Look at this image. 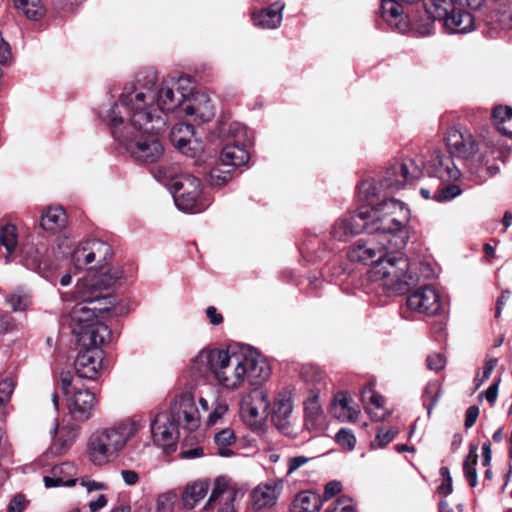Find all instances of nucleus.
Masks as SVG:
<instances>
[{
	"label": "nucleus",
	"mask_w": 512,
	"mask_h": 512,
	"mask_svg": "<svg viewBox=\"0 0 512 512\" xmlns=\"http://www.w3.org/2000/svg\"><path fill=\"white\" fill-rule=\"evenodd\" d=\"M101 118L110 126L113 137L135 160L154 163L163 156L164 146L158 138L160 132L130 131L129 126H124V116L118 106L103 111Z\"/></svg>",
	"instance_id": "0eeeda50"
},
{
	"label": "nucleus",
	"mask_w": 512,
	"mask_h": 512,
	"mask_svg": "<svg viewBox=\"0 0 512 512\" xmlns=\"http://www.w3.org/2000/svg\"><path fill=\"white\" fill-rule=\"evenodd\" d=\"M155 72L146 70L137 74L135 82L124 87L119 102L109 107H102L99 115L107 109L118 106L124 116V126L130 131L153 133L161 132L166 127V119L161 114L151 90Z\"/></svg>",
	"instance_id": "20e7f679"
},
{
	"label": "nucleus",
	"mask_w": 512,
	"mask_h": 512,
	"mask_svg": "<svg viewBox=\"0 0 512 512\" xmlns=\"http://www.w3.org/2000/svg\"><path fill=\"white\" fill-rule=\"evenodd\" d=\"M228 405L224 402H217L213 405L212 411L207 418V426H213L227 413Z\"/></svg>",
	"instance_id": "603ef678"
},
{
	"label": "nucleus",
	"mask_w": 512,
	"mask_h": 512,
	"mask_svg": "<svg viewBox=\"0 0 512 512\" xmlns=\"http://www.w3.org/2000/svg\"><path fill=\"white\" fill-rule=\"evenodd\" d=\"M476 452L477 446L471 445L469 455L463 463L464 476L471 487H475L477 485V471L475 466L477 464L478 456Z\"/></svg>",
	"instance_id": "c03bdc74"
},
{
	"label": "nucleus",
	"mask_w": 512,
	"mask_h": 512,
	"mask_svg": "<svg viewBox=\"0 0 512 512\" xmlns=\"http://www.w3.org/2000/svg\"><path fill=\"white\" fill-rule=\"evenodd\" d=\"M137 431L135 422H122L112 427L95 430L87 441L89 460L96 466L113 462Z\"/></svg>",
	"instance_id": "6e6552de"
},
{
	"label": "nucleus",
	"mask_w": 512,
	"mask_h": 512,
	"mask_svg": "<svg viewBox=\"0 0 512 512\" xmlns=\"http://www.w3.org/2000/svg\"><path fill=\"white\" fill-rule=\"evenodd\" d=\"M358 217L365 222V231L379 233L391 249L401 250L406 246L411 213L404 202L389 198L373 206L363 205L358 208Z\"/></svg>",
	"instance_id": "39448f33"
},
{
	"label": "nucleus",
	"mask_w": 512,
	"mask_h": 512,
	"mask_svg": "<svg viewBox=\"0 0 512 512\" xmlns=\"http://www.w3.org/2000/svg\"><path fill=\"white\" fill-rule=\"evenodd\" d=\"M446 144L452 156L469 159L479 151V142L466 129L453 127L447 132Z\"/></svg>",
	"instance_id": "a211bd4d"
},
{
	"label": "nucleus",
	"mask_w": 512,
	"mask_h": 512,
	"mask_svg": "<svg viewBox=\"0 0 512 512\" xmlns=\"http://www.w3.org/2000/svg\"><path fill=\"white\" fill-rule=\"evenodd\" d=\"M305 419L312 423L317 422L322 416V408L317 395L310 396L304 404Z\"/></svg>",
	"instance_id": "09e8293b"
},
{
	"label": "nucleus",
	"mask_w": 512,
	"mask_h": 512,
	"mask_svg": "<svg viewBox=\"0 0 512 512\" xmlns=\"http://www.w3.org/2000/svg\"><path fill=\"white\" fill-rule=\"evenodd\" d=\"M18 244V235L16 226L6 224L0 230V245L5 247L7 254L5 255L6 263L10 262V256L15 251Z\"/></svg>",
	"instance_id": "58836bf2"
},
{
	"label": "nucleus",
	"mask_w": 512,
	"mask_h": 512,
	"mask_svg": "<svg viewBox=\"0 0 512 512\" xmlns=\"http://www.w3.org/2000/svg\"><path fill=\"white\" fill-rule=\"evenodd\" d=\"M326 512H355L352 499L346 496L339 497Z\"/></svg>",
	"instance_id": "864d4df0"
},
{
	"label": "nucleus",
	"mask_w": 512,
	"mask_h": 512,
	"mask_svg": "<svg viewBox=\"0 0 512 512\" xmlns=\"http://www.w3.org/2000/svg\"><path fill=\"white\" fill-rule=\"evenodd\" d=\"M77 467L74 463L64 462L55 465L50 475L44 476L43 481L47 488L59 486H73L76 481Z\"/></svg>",
	"instance_id": "bb28decb"
},
{
	"label": "nucleus",
	"mask_w": 512,
	"mask_h": 512,
	"mask_svg": "<svg viewBox=\"0 0 512 512\" xmlns=\"http://www.w3.org/2000/svg\"><path fill=\"white\" fill-rule=\"evenodd\" d=\"M102 360V349L83 348L74 362L77 377L95 379L102 367Z\"/></svg>",
	"instance_id": "4be33fe9"
},
{
	"label": "nucleus",
	"mask_w": 512,
	"mask_h": 512,
	"mask_svg": "<svg viewBox=\"0 0 512 512\" xmlns=\"http://www.w3.org/2000/svg\"><path fill=\"white\" fill-rule=\"evenodd\" d=\"M194 127L178 123L171 130L170 138L175 147L185 156L195 158L203 152L201 144L193 139Z\"/></svg>",
	"instance_id": "412c9836"
},
{
	"label": "nucleus",
	"mask_w": 512,
	"mask_h": 512,
	"mask_svg": "<svg viewBox=\"0 0 512 512\" xmlns=\"http://www.w3.org/2000/svg\"><path fill=\"white\" fill-rule=\"evenodd\" d=\"M151 433L154 442L163 449L173 448L179 438H184L183 432L165 412L156 415L151 423Z\"/></svg>",
	"instance_id": "6ab92c4d"
},
{
	"label": "nucleus",
	"mask_w": 512,
	"mask_h": 512,
	"mask_svg": "<svg viewBox=\"0 0 512 512\" xmlns=\"http://www.w3.org/2000/svg\"><path fill=\"white\" fill-rule=\"evenodd\" d=\"M223 359L224 349L204 348L190 360L187 371L195 381L206 382L210 376L216 379V369Z\"/></svg>",
	"instance_id": "ddd939ff"
},
{
	"label": "nucleus",
	"mask_w": 512,
	"mask_h": 512,
	"mask_svg": "<svg viewBox=\"0 0 512 512\" xmlns=\"http://www.w3.org/2000/svg\"><path fill=\"white\" fill-rule=\"evenodd\" d=\"M280 492L277 484H260L252 492L253 507L257 510L276 504Z\"/></svg>",
	"instance_id": "473e14b6"
},
{
	"label": "nucleus",
	"mask_w": 512,
	"mask_h": 512,
	"mask_svg": "<svg viewBox=\"0 0 512 512\" xmlns=\"http://www.w3.org/2000/svg\"><path fill=\"white\" fill-rule=\"evenodd\" d=\"M361 400L364 405V409L370 415L374 421L383 420L387 412L383 408V397L379 395L372 384L366 385L361 392Z\"/></svg>",
	"instance_id": "c756f323"
},
{
	"label": "nucleus",
	"mask_w": 512,
	"mask_h": 512,
	"mask_svg": "<svg viewBox=\"0 0 512 512\" xmlns=\"http://www.w3.org/2000/svg\"><path fill=\"white\" fill-rule=\"evenodd\" d=\"M123 277L121 269H113L108 274L94 275L77 283L75 298L79 301L72 311V329L82 348L101 349L109 343L112 332L100 321L103 314L119 317L128 312L119 304L115 296L107 292L116 280Z\"/></svg>",
	"instance_id": "f257e3e1"
},
{
	"label": "nucleus",
	"mask_w": 512,
	"mask_h": 512,
	"mask_svg": "<svg viewBox=\"0 0 512 512\" xmlns=\"http://www.w3.org/2000/svg\"><path fill=\"white\" fill-rule=\"evenodd\" d=\"M175 495L163 494L157 500V512H173Z\"/></svg>",
	"instance_id": "bf43d9fd"
},
{
	"label": "nucleus",
	"mask_w": 512,
	"mask_h": 512,
	"mask_svg": "<svg viewBox=\"0 0 512 512\" xmlns=\"http://www.w3.org/2000/svg\"><path fill=\"white\" fill-rule=\"evenodd\" d=\"M22 264L32 271H35L43 277L57 269L58 264L48 256V248L44 245L26 244L21 250Z\"/></svg>",
	"instance_id": "f3484780"
},
{
	"label": "nucleus",
	"mask_w": 512,
	"mask_h": 512,
	"mask_svg": "<svg viewBox=\"0 0 512 512\" xmlns=\"http://www.w3.org/2000/svg\"><path fill=\"white\" fill-rule=\"evenodd\" d=\"M365 222L360 221L358 217V209L338 218L331 227L330 235L335 240L344 242L351 237L365 231Z\"/></svg>",
	"instance_id": "b1692460"
},
{
	"label": "nucleus",
	"mask_w": 512,
	"mask_h": 512,
	"mask_svg": "<svg viewBox=\"0 0 512 512\" xmlns=\"http://www.w3.org/2000/svg\"><path fill=\"white\" fill-rule=\"evenodd\" d=\"M294 408L292 392L283 390L278 393L272 411V422L281 431L289 426V417Z\"/></svg>",
	"instance_id": "a878e982"
},
{
	"label": "nucleus",
	"mask_w": 512,
	"mask_h": 512,
	"mask_svg": "<svg viewBox=\"0 0 512 512\" xmlns=\"http://www.w3.org/2000/svg\"><path fill=\"white\" fill-rule=\"evenodd\" d=\"M451 1L453 3V6L451 8L454 7L456 9V14L458 13V11L465 12V10L463 9L464 6L468 7L471 10H479L487 2V0H451ZM466 13H467V11H466ZM468 14H469V12H468ZM470 15L472 16L471 13H470Z\"/></svg>",
	"instance_id": "5fc2aeb1"
},
{
	"label": "nucleus",
	"mask_w": 512,
	"mask_h": 512,
	"mask_svg": "<svg viewBox=\"0 0 512 512\" xmlns=\"http://www.w3.org/2000/svg\"><path fill=\"white\" fill-rule=\"evenodd\" d=\"M248 143H228L220 153V165L234 171L235 168L245 165L250 154L246 149Z\"/></svg>",
	"instance_id": "cd10ccee"
},
{
	"label": "nucleus",
	"mask_w": 512,
	"mask_h": 512,
	"mask_svg": "<svg viewBox=\"0 0 512 512\" xmlns=\"http://www.w3.org/2000/svg\"><path fill=\"white\" fill-rule=\"evenodd\" d=\"M322 506L321 497L312 491L298 493L292 503V512H317Z\"/></svg>",
	"instance_id": "c9c22d12"
},
{
	"label": "nucleus",
	"mask_w": 512,
	"mask_h": 512,
	"mask_svg": "<svg viewBox=\"0 0 512 512\" xmlns=\"http://www.w3.org/2000/svg\"><path fill=\"white\" fill-rule=\"evenodd\" d=\"M440 475L442 476V483L438 487V492L444 496H448L453 491L452 477L449 468L445 466L441 467Z\"/></svg>",
	"instance_id": "6e6d98bb"
},
{
	"label": "nucleus",
	"mask_w": 512,
	"mask_h": 512,
	"mask_svg": "<svg viewBox=\"0 0 512 512\" xmlns=\"http://www.w3.org/2000/svg\"><path fill=\"white\" fill-rule=\"evenodd\" d=\"M284 8V2L275 1L267 8L254 11L252 13L254 25L263 29L278 28L282 22Z\"/></svg>",
	"instance_id": "c85d7f7f"
},
{
	"label": "nucleus",
	"mask_w": 512,
	"mask_h": 512,
	"mask_svg": "<svg viewBox=\"0 0 512 512\" xmlns=\"http://www.w3.org/2000/svg\"><path fill=\"white\" fill-rule=\"evenodd\" d=\"M434 173L437 177L443 179L456 180L460 177L461 172L454 164L450 156H445L440 152H436L432 159Z\"/></svg>",
	"instance_id": "f704fd0d"
},
{
	"label": "nucleus",
	"mask_w": 512,
	"mask_h": 512,
	"mask_svg": "<svg viewBox=\"0 0 512 512\" xmlns=\"http://www.w3.org/2000/svg\"><path fill=\"white\" fill-rule=\"evenodd\" d=\"M419 1L382 0L381 16L392 29L406 33L412 28L421 36L432 32L436 20L442 21L451 33H468L474 29V17L463 11L456 14L451 0H430V6L424 4L421 10L414 9L412 5Z\"/></svg>",
	"instance_id": "f03ea898"
},
{
	"label": "nucleus",
	"mask_w": 512,
	"mask_h": 512,
	"mask_svg": "<svg viewBox=\"0 0 512 512\" xmlns=\"http://www.w3.org/2000/svg\"><path fill=\"white\" fill-rule=\"evenodd\" d=\"M308 461H309V459L305 456H295V457L289 458L288 462H287V466H288L287 473L288 474L294 473L298 468L305 465Z\"/></svg>",
	"instance_id": "69168bd1"
},
{
	"label": "nucleus",
	"mask_w": 512,
	"mask_h": 512,
	"mask_svg": "<svg viewBox=\"0 0 512 512\" xmlns=\"http://www.w3.org/2000/svg\"><path fill=\"white\" fill-rule=\"evenodd\" d=\"M462 190L458 185L449 184L437 189L433 194V200L436 202L450 201L461 194Z\"/></svg>",
	"instance_id": "8fccbe9b"
},
{
	"label": "nucleus",
	"mask_w": 512,
	"mask_h": 512,
	"mask_svg": "<svg viewBox=\"0 0 512 512\" xmlns=\"http://www.w3.org/2000/svg\"><path fill=\"white\" fill-rule=\"evenodd\" d=\"M192 88L193 82L186 77L171 79L157 85V75L155 74L151 90L156 94L155 101L161 114L164 116L167 113L182 115Z\"/></svg>",
	"instance_id": "1a4fd4ad"
},
{
	"label": "nucleus",
	"mask_w": 512,
	"mask_h": 512,
	"mask_svg": "<svg viewBox=\"0 0 512 512\" xmlns=\"http://www.w3.org/2000/svg\"><path fill=\"white\" fill-rule=\"evenodd\" d=\"M445 358L440 353H434L427 357V367L435 372L442 370L445 367Z\"/></svg>",
	"instance_id": "052dcab7"
},
{
	"label": "nucleus",
	"mask_w": 512,
	"mask_h": 512,
	"mask_svg": "<svg viewBox=\"0 0 512 512\" xmlns=\"http://www.w3.org/2000/svg\"><path fill=\"white\" fill-rule=\"evenodd\" d=\"M399 250L391 249L388 243L374 238L359 239L348 251L353 262L371 264L369 280L387 294H403L417 282L409 273V262Z\"/></svg>",
	"instance_id": "7ed1b4c3"
},
{
	"label": "nucleus",
	"mask_w": 512,
	"mask_h": 512,
	"mask_svg": "<svg viewBox=\"0 0 512 512\" xmlns=\"http://www.w3.org/2000/svg\"><path fill=\"white\" fill-rule=\"evenodd\" d=\"M222 132L232 137L235 140L233 143L250 142L246 126L239 122H231L228 124L227 128L223 125Z\"/></svg>",
	"instance_id": "49530a36"
},
{
	"label": "nucleus",
	"mask_w": 512,
	"mask_h": 512,
	"mask_svg": "<svg viewBox=\"0 0 512 512\" xmlns=\"http://www.w3.org/2000/svg\"><path fill=\"white\" fill-rule=\"evenodd\" d=\"M80 434V427L76 424H67L59 428L57 419L54 420L53 427L50 430V435L55 438L58 435L56 444L57 453H63L66 451L73 442L78 438Z\"/></svg>",
	"instance_id": "2f4dec72"
},
{
	"label": "nucleus",
	"mask_w": 512,
	"mask_h": 512,
	"mask_svg": "<svg viewBox=\"0 0 512 512\" xmlns=\"http://www.w3.org/2000/svg\"><path fill=\"white\" fill-rule=\"evenodd\" d=\"M184 115L194 116L199 122L211 120L215 114L214 105L205 92L196 91L193 86L191 95L187 98L184 106Z\"/></svg>",
	"instance_id": "5701e85b"
},
{
	"label": "nucleus",
	"mask_w": 512,
	"mask_h": 512,
	"mask_svg": "<svg viewBox=\"0 0 512 512\" xmlns=\"http://www.w3.org/2000/svg\"><path fill=\"white\" fill-rule=\"evenodd\" d=\"M268 393L262 387L251 390L242 400L240 413L250 425H256L269 415Z\"/></svg>",
	"instance_id": "dca6fc26"
},
{
	"label": "nucleus",
	"mask_w": 512,
	"mask_h": 512,
	"mask_svg": "<svg viewBox=\"0 0 512 512\" xmlns=\"http://www.w3.org/2000/svg\"><path fill=\"white\" fill-rule=\"evenodd\" d=\"M171 193L176 207L185 213H199L206 208L201 199V182L190 174H183L173 179Z\"/></svg>",
	"instance_id": "f8f14e48"
},
{
	"label": "nucleus",
	"mask_w": 512,
	"mask_h": 512,
	"mask_svg": "<svg viewBox=\"0 0 512 512\" xmlns=\"http://www.w3.org/2000/svg\"><path fill=\"white\" fill-rule=\"evenodd\" d=\"M210 483L207 479H201L188 484L182 494V502L185 508L193 509L208 493Z\"/></svg>",
	"instance_id": "72a5a7b5"
},
{
	"label": "nucleus",
	"mask_w": 512,
	"mask_h": 512,
	"mask_svg": "<svg viewBox=\"0 0 512 512\" xmlns=\"http://www.w3.org/2000/svg\"><path fill=\"white\" fill-rule=\"evenodd\" d=\"M75 377L70 372H62L60 375V385L63 394L68 395L76 391Z\"/></svg>",
	"instance_id": "13d9d810"
},
{
	"label": "nucleus",
	"mask_w": 512,
	"mask_h": 512,
	"mask_svg": "<svg viewBox=\"0 0 512 512\" xmlns=\"http://www.w3.org/2000/svg\"><path fill=\"white\" fill-rule=\"evenodd\" d=\"M492 117L497 129L505 135L512 136V129L508 127L511 123L512 108L509 106H498L493 109Z\"/></svg>",
	"instance_id": "a19ab883"
},
{
	"label": "nucleus",
	"mask_w": 512,
	"mask_h": 512,
	"mask_svg": "<svg viewBox=\"0 0 512 512\" xmlns=\"http://www.w3.org/2000/svg\"><path fill=\"white\" fill-rule=\"evenodd\" d=\"M67 217L62 207H49L41 216L40 225L46 231H57L66 225Z\"/></svg>",
	"instance_id": "e433bc0d"
},
{
	"label": "nucleus",
	"mask_w": 512,
	"mask_h": 512,
	"mask_svg": "<svg viewBox=\"0 0 512 512\" xmlns=\"http://www.w3.org/2000/svg\"><path fill=\"white\" fill-rule=\"evenodd\" d=\"M232 172L231 169H227L219 164L210 170L207 181L211 186H223L232 179Z\"/></svg>",
	"instance_id": "de8ad7c7"
},
{
	"label": "nucleus",
	"mask_w": 512,
	"mask_h": 512,
	"mask_svg": "<svg viewBox=\"0 0 512 512\" xmlns=\"http://www.w3.org/2000/svg\"><path fill=\"white\" fill-rule=\"evenodd\" d=\"M12 59V52L8 42H6L0 33V64L6 65Z\"/></svg>",
	"instance_id": "680f3d73"
},
{
	"label": "nucleus",
	"mask_w": 512,
	"mask_h": 512,
	"mask_svg": "<svg viewBox=\"0 0 512 512\" xmlns=\"http://www.w3.org/2000/svg\"><path fill=\"white\" fill-rule=\"evenodd\" d=\"M58 250L62 257L70 256L77 269H82L93 262L103 264L113 255L111 246L99 239L87 240L72 248L69 238L62 237L59 238Z\"/></svg>",
	"instance_id": "9d476101"
},
{
	"label": "nucleus",
	"mask_w": 512,
	"mask_h": 512,
	"mask_svg": "<svg viewBox=\"0 0 512 512\" xmlns=\"http://www.w3.org/2000/svg\"><path fill=\"white\" fill-rule=\"evenodd\" d=\"M6 301L13 311L22 312L31 304V295L22 288H17L6 296Z\"/></svg>",
	"instance_id": "37998d69"
},
{
	"label": "nucleus",
	"mask_w": 512,
	"mask_h": 512,
	"mask_svg": "<svg viewBox=\"0 0 512 512\" xmlns=\"http://www.w3.org/2000/svg\"><path fill=\"white\" fill-rule=\"evenodd\" d=\"M406 305L411 311L428 316L435 315L441 307L440 296L434 287L425 285L407 297Z\"/></svg>",
	"instance_id": "aec40b11"
},
{
	"label": "nucleus",
	"mask_w": 512,
	"mask_h": 512,
	"mask_svg": "<svg viewBox=\"0 0 512 512\" xmlns=\"http://www.w3.org/2000/svg\"><path fill=\"white\" fill-rule=\"evenodd\" d=\"M422 174V169L413 159L392 164L385 172L380 181L381 188L392 193L400 190L406 183L418 178Z\"/></svg>",
	"instance_id": "2eb2a0df"
},
{
	"label": "nucleus",
	"mask_w": 512,
	"mask_h": 512,
	"mask_svg": "<svg viewBox=\"0 0 512 512\" xmlns=\"http://www.w3.org/2000/svg\"><path fill=\"white\" fill-rule=\"evenodd\" d=\"M235 434L230 428H225L215 434L214 442L217 445V455L230 457L233 451L229 448L235 442Z\"/></svg>",
	"instance_id": "ea45409f"
},
{
	"label": "nucleus",
	"mask_w": 512,
	"mask_h": 512,
	"mask_svg": "<svg viewBox=\"0 0 512 512\" xmlns=\"http://www.w3.org/2000/svg\"><path fill=\"white\" fill-rule=\"evenodd\" d=\"M336 442L347 450H353L356 444V438L352 430L341 428L335 435Z\"/></svg>",
	"instance_id": "3c124183"
},
{
	"label": "nucleus",
	"mask_w": 512,
	"mask_h": 512,
	"mask_svg": "<svg viewBox=\"0 0 512 512\" xmlns=\"http://www.w3.org/2000/svg\"><path fill=\"white\" fill-rule=\"evenodd\" d=\"M441 397V389L438 382H429L423 393V402L427 407V413L430 416L432 413V410L437 405L439 399Z\"/></svg>",
	"instance_id": "a18cd8bd"
},
{
	"label": "nucleus",
	"mask_w": 512,
	"mask_h": 512,
	"mask_svg": "<svg viewBox=\"0 0 512 512\" xmlns=\"http://www.w3.org/2000/svg\"><path fill=\"white\" fill-rule=\"evenodd\" d=\"M243 494L224 477L214 481L212 492L204 506L205 510L214 509L217 512H236V501Z\"/></svg>",
	"instance_id": "4468645a"
},
{
	"label": "nucleus",
	"mask_w": 512,
	"mask_h": 512,
	"mask_svg": "<svg viewBox=\"0 0 512 512\" xmlns=\"http://www.w3.org/2000/svg\"><path fill=\"white\" fill-rule=\"evenodd\" d=\"M342 489V484L340 481H330L326 484L325 490H324V499L329 500L330 498L334 497L336 494H338Z\"/></svg>",
	"instance_id": "338daca9"
},
{
	"label": "nucleus",
	"mask_w": 512,
	"mask_h": 512,
	"mask_svg": "<svg viewBox=\"0 0 512 512\" xmlns=\"http://www.w3.org/2000/svg\"><path fill=\"white\" fill-rule=\"evenodd\" d=\"M476 176L474 178V181L477 183H482L487 178L492 177L499 173V167L497 166H487L483 168L480 172H476Z\"/></svg>",
	"instance_id": "0e129e2a"
},
{
	"label": "nucleus",
	"mask_w": 512,
	"mask_h": 512,
	"mask_svg": "<svg viewBox=\"0 0 512 512\" xmlns=\"http://www.w3.org/2000/svg\"><path fill=\"white\" fill-rule=\"evenodd\" d=\"M14 4L29 19L37 20L44 14L41 0H14Z\"/></svg>",
	"instance_id": "79ce46f5"
},
{
	"label": "nucleus",
	"mask_w": 512,
	"mask_h": 512,
	"mask_svg": "<svg viewBox=\"0 0 512 512\" xmlns=\"http://www.w3.org/2000/svg\"><path fill=\"white\" fill-rule=\"evenodd\" d=\"M359 197L366 200L369 205L373 206L374 201L378 199L382 193H388L387 190L381 188L380 181L375 179H365L358 187Z\"/></svg>",
	"instance_id": "4c0bfd02"
},
{
	"label": "nucleus",
	"mask_w": 512,
	"mask_h": 512,
	"mask_svg": "<svg viewBox=\"0 0 512 512\" xmlns=\"http://www.w3.org/2000/svg\"><path fill=\"white\" fill-rule=\"evenodd\" d=\"M168 415L184 434V441L197 439L195 433L201 426V410L198 408L195 396L191 392H182L175 396Z\"/></svg>",
	"instance_id": "9b49d317"
},
{
	"label": "nucleus",
	"mask_w": 512,
	"mask_h": 512,
	"mask_svg": "<svg viewBox=\"0 0 512 512\" xmlns=\"http://www.w3.org/2000/svg\"><path fill=\"white\" fill-rule=\"evenodd\" d=\"M97 406L95 394L90 390H77L69 403V411L72 416L80 421H87L92 416Z\"/></svg>",
	"instance_id": "393cba45"
},
{
	"label": "nucleus",
	"mask_w": 512,
	"mask_h": 512,
	"mask_svg": "<svg viewBox=\"0 0 512 512\" xmlns=\"http://www.w3.org/2000/svg\"><path fill=\"white\" fill-rule=\"evenodd\" d=\"M26 506L25 496L22 494L15 495L8 505V512H23Z\"/></svg>",
	"instance_id": "e2e57ef3"
},
{
	"label": "nucleus",
	"mask_w": 512,
	"mask_h": 512,
	"mask_svg": "<svg viewBox=\"0 0 512 512\" xmlns=\"http://www.w3.org/2000/svg\"><path fill=\"white\" fill-rule=\"evenodd\" d=\"M351 404V397L346 392H339L335 395L330 412L333 417L342 422H354L358 418L359 411Z\"/></svg>",
	"instance_id": "7c9ffc66"
},
{
	"label": "nucleus",
	"mask_w": 512,
	"mask_h": 512,
	"mask_svg": "<svg viewBox=\"0 0 512 512\" xmlns=\"http://www.w3.org/2000/svg\"><path fill=\"white\" fill-rule=\"evenodd\" d=\"M398 431L390 428V429H379L375 438V442L377 443V446L380 448L385 447L387 444L392 442L397 435Z\"/></svg>",
	"instance_id": "4d7b16f0"
},
{
	"label": "nucleus",
	"mask_w": 512,
	"mask_h": 512,
	"mask_svg": "<svg viewBox=\"0 0 512 512\" xmlns=\"http://www.w3.org/2000/svg\"><path fill=\"white\" fill-rule=\"evenodd\" d=\"M223 363L216 369V381L226 389H237L245 380L257 386L271 374L267 360L253 347L241 345L236 349L224 350Z\"/></svg>",
	"instance_id": "423d86ee"
},
{
	"label": "nucleus",
	"mask_w": 512,
	"mask_h": 512,
	"mask_svg": "<svg viewBox=\"0 0 512 512\" xmlns=\"http://www.w3.org/2000/svg\"><path fill=\"white\" fill-rule=\"evenodd\" d=\"M206 316L209 319L210 324L213 326H218L223 322V315L219 313L214 306L207 307Z\"/></svg>",
	"instance_id": "774afa93"
}]
</instances>
